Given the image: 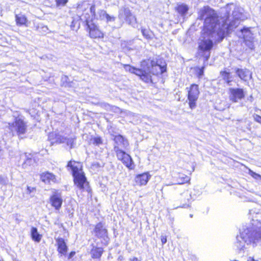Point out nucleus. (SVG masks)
Instances as JSON below:
<instances>
[{"label": "nucleus", "instance_id": "3", "mask_svg": "<svg viewBox=\"0 0 261 261\" xmlns=\"http://www.w3.org/2000/svg\"><path fill=\"white\" fill-rule=\"evenodd\" d=\"M67 167L70 168L74 177L75 184L81 190L89 191L88 182L83 172L81 170V165L80 163L70 161L68 163Z\"/></svg>", "mask_w": 261, "mask_h": 261}, {"label": "nucleus", "instance_id": "1", "mask_svg": "<svg viewBox=\"0 0 261 261\" xmlns=\"http://www.w3.org/2000/svg\"><path fill=\"white\" fill-rule=\"evenodd\" d=\"M242 14L243 9L233 4L227 5L223 16H218L215 10L208 6L200 9L198 18L204 21V34L199 43V49L206 60L210 56V50L214 43L222 41L228 31L239 25Z\"/></svg>", "mask_w": 261, "mask_h": 261}, {"label": "nucleus", "instance_id": "46", "mask_svg": "<svg viewBox=\"0 0 261 261\" xmlns=\"http://www.w3.org/2000/svg\"><path fill=\"white\" fill-rule=\"evenodd\" d=\"M161 242L162 243V244H164L167 242V238L165 236H161Z\"/></svg>", "mask_w": 261, "mask_h": 261}, {"label": "nucleus", "instance_id": "32", "mask_svg": "<svg viewBox=\"0 0 261 261\" xmlns=\"http://www.w3.org/2000/svg\"><path fill=\"white\" fill-rule=\"evenodd\" d=\"M124 68L126 71H128L132 73H134V72L135 71V68L130 66L129 65H124Z\"/></svg>", "mask_w": 261, "mask_h": 261}, {"label": "nucleus", "instance_id": "21", "mask_svg": "<svg viewBox=\"0 0 261 261\" xmlns=\"http://www.w3.org/2000/svg\"><path fill=\"white\" fill-rule=\"evenodd\" d=\"M221 76L223 79L228 84L230 85V83L232 81V77L229 72L226 71L221 72Z\"/></svg>", "mask_w": 261, "mask_h": 261}, {"label": "nucleus", "instance_id": "28", "mask_svg": "<svg viewBox=\"0 0 261 261\" xmlns=\"http://www.w3.org/2000/svg\"><path fill=\"white\" fill-rule=\"evenodd\" d=\"M180 180H179L178 182V184H183L185 182H188L190 180V178L187 176H185L184 175H181L179 176Z\"/></svg>", "mask_w": 261, "mask_h": 261}, {"label": "nucleus", "instance_id": "7", "mask_svg": "<svg viewBox=\"0 0 261 261\" xmlns=\"http://www.w3.org/2000/svg\"><path fill=\"white\" fill-rule=\"evenodd\" d=\"M87 25L90 37L93 38L103 37V34L95 24L91 22L87 21Z\"/></svg>", "mask_w": 261, "mask_h": 261}, {"label": "nucleus", "instance_id": "38", "mask_svg": "<svg viewBox=\"0 0 261 261\" xmlns=\"http://www.w3.org/2000/svg\"><path fill=\"white\" fill-rule=\"evenodd\" d=\"M249 174L251 176H252L253 178L255 179H258L261 177V176L260 175H259L257 173H256L255 172L252 171H250Z\"/></svg>", "mask_w": 261, "mask_h": 261}, {"label": "nucleus", "instance_id": "50", "mask_svg": "<svg viewBox=\"0 0 261 261\" xmlns=\"http://www.w3.org/2000/svg\"><path fill=\"white\" fill-rule=\"evenodd\" d=\"M24 157H25V158H26V157H27V155H26V154H25L24 155Z\"/></svg>", "mask_w": 261, "mask_h": 261}, {"label": "nucleus", "instance_id": "48", "mask_svg": "<svg viewBox=\"0 0 261 261\" xmlns=\"http://www.w3.org/2000/svg\"><path fill=\"white\" fill-rule=\"evenodd\" d=\"M75 254V252L74 251H72L70 253L69 255V258H71Z\"/></svg>", "mask_w": 261, "mask_h": 261}, {"label": "nucleus", "instance_id": "12", "mask_svg": "<svg viewBox=\"0 0 261 261\" xmlns=\"http://www.w3.org/2000/svg\"><path fill=\"white\" fill-rule=\"evenodd\" d=\"M150 177L148 173H144L138 175L135 177V182L137 185L139 186L145 185Z\"/></svg>", "mask_w": 261, "mask_h": 261}, {"label": "nucleus", "instance_id": "43", "mask_svg": "<svg viewBox=\"0 0 261 261\" xmlns=\"http://www.w3.org/2000/svg\"><path fill=\"white\" fill-rule=\"evenodd\" d=\"M182 197H184L185 199H187L188 201H189V198L191 197L190 195L188 192H184L182 195Z\"/></svg>", "mask_w": 261, "mask_h": 261}, {"label": "nucleus", "instance_id": "19", "mask_svg": "<svg viewBox=\"0 0 261 261\" xmlns=\"http://www.w3.org/2000/svg\"><path fill=\"white\" fill-rule=\"evenodd\" d=\"M244 40L253 39V34L248 28H244L241 30Z\"/></svg>", "mask_w": 261, "mask_h": 261}, {"label": "nucleus", "instance_id": "13", "mask_svg": "<svg viewBox=\"0 0 261 261\" xmlns=\"http://www.w3.org/2000/svg\"><path fill=\"white\" fill-rule=\"evenodd\" d=\"M114 141L116 144L115 146H121L123 148H126L128 146L127 140L121 135H116L114 136Z\"/></svg>", "mask_w": 261, "mask_h": 261}, {"label": "nucleus", "instance_id": "10", "mask_svg": "<svg viewBox=\"0 0 261 261\" xmlns=\"http://www.w3.org/2000/svg\"><path fill=\"white\" fill-rule=\"evenodd\" d=\"M57 245L58 246V251L59 253L63 255L66 254L67 251L68 247L63 238H58L56 239Z\"/></svg>", "mask_w": 261, "mask_h": 261}, {"label": "nucleus", "instance_id": "36", "mask_svg": "<svg viewBox=\"0 0 261 261\" xmlns=\"http://www.w3.org/2000/svg\"><path fill=\"white\" fill-rule=\"evenodd\" d=\"M246 45L250 49H252L254 47L253 45V39L251 40H244Z\"/></svg>", "mask_w": 261, "mask_h": 261}, {"label": "nucleus", "instance_id": "2", "mask_svg": "<svg viewBox=\"0 0 261 261\" xmlns=\"http://www.w3.org/2000/svg\"><path fill=\"white\" fill-rule=\"evenodd\" d=\"M260 233L254 227L246 228L241 233L240 236L237 237L236 246L241 250L243 249L245 244L254 243L260 238Z\"/></svg>", "mask_w": 261, "mask_h": 261}, {"label": "nucleus", "instance_id": "37", "mask_svg": "<svg viewBox=\"0 0 261 261\" xmlns=\"http://www.w3.org/2000/svg\"><path fill=\"white\" fill-rule=\"evenodd\" d=\"M154 68L156 69H159L160 70L159 72L161 73H163L164 72H165L166 71V69H165V67L161 66V65H159L158 64L155 65L154 66ZM158 73H159V72H157L156 73L158 74Z\"/></svg>", "mask_w": 261, "mask_h": 261}, {"label": "nucleus", "instance_id": "40", "mask_svg": "<svg viewBox=\"0 0 261 261\" xmlns=\"http://www.w3.org/2000/svg\"><path fill=\"white\" fill-rule=\"evenodd\" d=\"M105 19L107 20V22H111L114 21L115 19V18L113 16H111L107 14V16L105 18Z\"/></svg>", "mask_w": 261, "mask_h": 261}, {"label": "nucleus", "instance_id": "51", "mask_svg": "<svg viewBox=\"0 0 261 261\" xmlns=\"http://www.w3.org/2000/svg\"><path fill=\"white\" fill-rule=\"evenodd\" d=\"M0 261H3V259H0Z\"/></svg>", "mask_w": 261, "mask_h": 261}, {"label": "nucleus", "instance_id": "44", "mask_svg": "<svg viewBox=\"0 0 261 261\" xmlns=\"http://www.w3.org/2000/svg\"><path fill=\"white\" fill-rule=\"evenodd\" d=\"M34 191H35V188L28 186V187H27V193L31 194L32 192H33Z\"/></svg>", "mask_w": 261, "mask_h": 261}, {"label": "nucleus", "instance_id": "31", "mask_svg": "<svg viewBox=\"0 0 261 261\" xmlns=\"http://www.w3.org/2000/svg\"><path fill=\"white\" fill-rule=\"evenodd\" d=\"M99 17L100 19L105 20L107 16V13L104 10H100L98 12Z\"/></svg>", "mask_w": 261, "mask_h": 261}, {"label": "nucleus", "instance_id": "33", "mask_svg": "<svg viewBox=\"0 0 261 261\" xmlns=\"http://www.w3.org/2000/svg\"><path fill=\"white\" fill-rule=\"evenodd\" d=\"M8 179L7 177L0 175V185H6L8 184Z\"/></svg>", "mask_w": 261, "mask_h": 261}, {"label": "nucleus", "instance_id": "26", "mask_svg": "<svg viewBox=\"0 0 261 261\" xmlns=\"http://www.w3.org/2000/svg\"><path fill=\"white\" fill-rule=\"evenodd\" d=\"M141 33L143 36L147 39H150L152 38L151 32L147 30L142 29Z\"/></svg>", "mask_w": 261, "mask_h": 261}, {"label": "nucleus", "instance_id": "20", "mask_svg": "<svg viewBox=\"0 0 261 261\" xmlns=\"http://www.w3.org/2000/svg\"><path fill=\"white\" fill-rule=\"evenodd\" d=\"M114 150L116 153V155L118 160L122 161V159L127 154L124 151H122L118 146H114Z\"/></svg>", "mask_w": 261, "mask_h": 261}, {"label": "nucleus", "instance_id": "15", "mask_svg": "<svg viewBox=\"0 0 261 261\" xmlns=\"http://www.w3.org/2000/svg\"><path fill=\"white\" fill-rule=\"evenodd\" d=\"M52 137H54L55 141L51 143H63L66 141V137H65L59 134H51L49 135L50 140L52 139Z\"/></svg>", "mask_w": 261, "mask_h": 261}, {"label": "nucleus", "instance_id": "18", "mask_svg": "<svg viewBox=\"0 0 261 261\" xmlns=\"http://www.w3.org/2000/svg\"><path fill=\"white\" fill-rule=\"evenodd\" d=\"M31 237L32 239L37 242H39L42 237L41 235L38 232L37 228L34 227L31 229Z\"/></svg>", "mask_w": 261, "mask_h": 261}, {"label": "nucleus", "instance_id": "16", "mask_svg": "<svg viewBox=\"0 0 261 261\" xmlns=\"http://www.w3.org/2000/svg\"><path fill=\"white\" fill-rule=\"evenodd\" d=\"M16 24L18 25H27L28 20L25 16L22 14H18L15 15Z\"/></svg>", "mask_w": 261, "mask_h": 261}, {"label": "nucleus", "instance_id": "14", "mask_svg": "<svg viewBox=\"0 0 261 261\" xmlns=\"http://www.w3.org/2000/svg\"><path fill=\"white\" fill-rule=\"evenodd\" d=\"M40 178L45 183H49L51 181L55 182L56 181V176L49 172L42 173L40 175Z\"/></svg>", "mask_w": 261, "mask_h": 261}, {"label": "nucleus", "instance_id": "22", "mask_svg": "<svg viewBox=\"0 0 261 261\" xmlns=\"http://www.w3.org/2000/svg\"><path fill=\"white\" fill-rule=\"evenodd\" d=\"M132 15L133 14L130 12V11L128 9L126 8V9H124L123 10V11H122L120 13L119 16L120 18H123L124 16V19H126L127 18H129V17L131 16V15Z\"/></svg>", "mask_w": 261, "mask_h": 261}, {"label": "nucleus", "instance_id": "27", "mask_svg": "<svg viewBox=\"0 0 261 261\" xmlns=\"http://www.w3.org/2000/svg\"><path fill=\"white\" fill-rule=\"evenodd\" d=\"M34 160L31 158H28L24 163L22 164V166L23 168H26L28 166H31L34 163Z\"/></svg>", "mask_w": 261, "mask_h": 261}, {"label": "nucleus", "instance_id": "30", "mask_svg": "<svg viewBox=\"0 0 261 261\" xmlns=\"http://www.w3.org/2000/svg\"><path fill=\"white\" fill-rule=\"evenodd\" d=\"M65 143H66L68 146H70V148H72L74 147V139L72 138H66V141Z\"/></svg>", "mask_w": 261, "mask_h": 261}, {"label": "nucleus", "instance_id": "9", "mask_svg": "<svg viewBox=\"0 0 261 261\" xmlns=\"http://www.w3.org/2000/svg\"><path fill=\"white\" fill-rule=\"evenodd\" d=\"M50 202L52 206L56 210L59 211L61 207L63 199L61 194L58 192H55L50 197Z\"/></svg>", "mask_w": 261, "mask_h": 261}, {"label": "nucleus", "instance_id": "25", "mask_svg": "<svg viewBox=\"0 0 261 261\" xmlns=\"http://www.w3.org/2000/svg\"><path fill=\"white\" fill-rule=\"evenodd\" d=\"M125 20L130 25L135 27L137 22H136V18L133 15H131L129 18H127L125 19Z\"/></svg>", "mask_w": 261, "mask_h": 261}, {"label": "nucleus", "instance_id": "45", "mask_svg": "<svg viewBox=\"0 0 261 261\" xmlns=\"http://www.w3.org/2000/svg\"><path fill=\"white\" fill-rule=\"evenodd\" d=\"M90 12L92 15L95 16V6H92L90 8Z\"/></svg>", "mask_w": 261, "mask_h": 261}, {"label": "nucleus", "instance_id": "35", "mask_svg": "<svg viewBox=\"0 0 261 261\" xmlns=\"http://www.w3.org/2000/svg\"><path fill=\"white\" fill-rule=\"evenodd\" d=\"M135 71L134 72V73L135 74L137 75H138V76H140L141 78L142 77V76L143 75V74L145 72V71H143V70H142L141 69H137V68H135Z\"/></svg>", "mask_w": 261, "mask_h": 261}, {"label": "nucleus", "instance_id": "4", "mask_svg": "<svg viewBox=\"0 0 261 261\" xmlns=\"http://www.w3.org/2000/svg\"><path fill=\"white\" fill-rule=\"evenodd\" d=\"M8 128L13 134L15 133L20 137L26 133L27 126L23 120L17 117L15 119L13 122L8 123Z\"/></svg>", "mask_w": 261, "mask_h": 261}, {"label": "nucleus", "instance_id": "29", "mask_svg": "<svg viewBox=\"0 0 261 261\" xmlns=\"http://www.w3.org/2000/svg\"><path fill=\"white\" fill-rule=\"evenodd\" d=\"M91 141L93 144L96 145H99L102 143V140L100 137H94Z\"/></svg>", "mask_w": 261, "mask_h": 261}, {"label": "nucleus", "instance_id": "42", "mask_svg": "<svg viewBox=\"0 0 261 261\" xmlns=\"http://www.w3.org/2000/svg\"><path fill=\"white\" fill-rule=\"evenodd\" d=\"M253 118L255 121H256L259 123H261V116H260L257 114H255L253 115Z\"/></svg>", "mask_w": 261, "mask_h": 261}, {"label": "nucleus", "instance_id": "47", "mask_svg": "<svg viewBox=\"0 0 261 261\" xmlns=\"http://www.w3.org/2000/svg\"><path fill=\"white\" fill-rule=\"evenodd\" d=\"M190 206L189 204H187L186 202L183 203L181 205H180L179 207H182V208H188Z\"/></svg>", "mask_w": 261, "mask_h": 261}, {"label": "nucleus", "instance_id": "5", "mask_svg": "<svg viewBox=\"0 0 261 261\" xmlns=\"http://www.w3.org/2000/svg\"><path fill=\"white\" fill-rule=\"evenodd\" d=\"M188 90V100L189 107L193 110L197 107V101L199 95L198 86L196 84H192Z\"/></svg>", "mask_w": 261, "mask_h": 261}, {"label": "nucleus", "instance_id": "17", "mask_svg": "<svg viewBox=\"0 0 261 261\" xmlns=\"http://www.w3.org/2000/svg\"><path fill=\"white\" fill-rule=\"evenodd\" d=\"M61 82L63 86L65 87H74L75 84L73 81H70L68 77L64 75L61 78Z\"/></svg>", "mask_w": 261, "mask_h": 261}, {"label": "nucleus", "instance_id": "6", "mask_svg": "<svg viewBox=\"0 0 261 261\" xmlns=\"http://www.w3.org/2000/svg\"><path fill=\"white\" fill-rule=\"evenodd\" d=\"M91 233L97 238L107 241L108 232L104 223L100 222L94 225Z\"/></svg>", "mask_w": 261, "mask_h": 261}, {"label": "nucleus", "instance_id": "39", "mask_svg": "<svg viewBox=\"0 0 261 261\" xmlns=\"http://www.w3.org/2000/svg\"><path fill=\"white\" fill-rule=\"evenodd\" d=\"M141 79L146 82H148V81L150 80V76L149 75H147L146 73L145 72L142 77H141Z\"/></svg>", "mask_w": 261, "mask_h": 261}, {"label": "nucleus", "instance_id": "41", "mask_svg": "<svg viewBox=\"0 0 261 261\" xmlns=\"http://www.w3.org/2000/svg\"><path fill=\"white\" fill-rule=\"evenodd\" d=\"M105 19L107 20V22H111L114 21L115 19V18L113 16H111L107 14V16L105 18Z\"/></svg>", "mask_w": 261, "mask_h": 261}, {"label": "nucleus", "instance_id": "49", "mask_svg": "<svg viewBox=\"0 0 261 261\" xmlns=\"http://www.w3.org/2000/svg\"><path fill=\"white\" fill-rule=\"evenodd\" d=\"M190 217L191 218H192V217H193V215H192V214H190Z\"/></svg>", "mask_w": 261, "mask_h": 261}, {"label": "nucleus", "instance_id": "24", "mask_svg": "<svg viewBox=\"0 0 261 261\" xmlns=\"http://www.w3.org/2000/svg\"><path fill=\"white\" fill-rule=\"evenodd\" d=\"M121 161L126 167H130L132 165V160L130 156L127 154Z\"/></svg>", "mask_w": 261, "mask_h": 261}, {"label": "nucleus", "instance_id": "11", "mask_svg": "<svg viewBox=\"0 0 261 261\" xmlns=\"http://www.w3.org/2000/svg\"><path fill=\"white\" fill-rule=\"evenodd\" d=\"M236 73L238 76L245 81H247L252 77L251 72L247 69H238Z\"/></svg>", "mask_w": 261, "mask_h": 261}, {"label": "nucleus", "instance_id": "8", "mask_svg": "<svg viewBox=\"0 0 261 261\" xmlns=\"http://www.w3.org/2000/svg\"><path fill=\"white\" fill-rule=\"evenodd\" d=\"M229 99L234 102H238L245 96L244 91L240 88H229Z\"/></svg>", "mask_w": 261, "mask_h": 261}, {"label": "nucleus", "instance_id": "34", "mask_svg": "<svg viewBox=\"0 0 261 261\" xmlns=\"http://www.w3.org/2000/svg\"><path fill=\"white\" fill-rule=\"evenodd\" d=\"M57 6H64L67 3V0H55Z\"/></svg>", "mask_w": 261, "mask_h": 261}, {"label": "nucleus", "instance_id": "23", "mask_svg": "<svg viewBox=\"0 0 261 261\" xmlns=\"http://www.w3.org/2000/svg\"><path fill=\"white\" fill-rule=\"evenodd\" d=\"M189 10L188 7L186 5H180L177 7V10L181 15H185Z\"/></svg>", "mask_w": 261, "mask_h": 261}]
</instances>
